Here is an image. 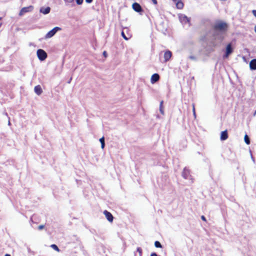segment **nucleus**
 Listing matches in <instances>:
<instances>
[{"label": "nucleus", "mask_w": 256, "mask_h": 256, "mask_svg": "<svg viewBox=\"0 0 256 256\" xmlns=\"http://www.w3.org/2000/svg\"><path fill=\"white\" fill-rule=\"evenodd\" d=\"M200 24L205 28L212 26V28L207 30L202 38V40L208 42L214 48L218 46L224 41L229 26L226 22L221 20H216L212 24L210 19L206 18H202Z\"/></svg>", "instance_id": "obj_1"}, {"label": "nucleus", "mask_w": 256, "mask_h": 256, "mask_svg": "<svg viewBox=\"0 0 256 256\" xmlns=\"http://www.w3.org/2000/svg\"><path fill=\"white\" fill-rule=\"evenodd\" d=\"M62 30V28L59 26H56L48 31L44 36L45 39L50 38L54 36L56 34Z\"/></svg>", "instance_id": "obj_2"}, {"label": "nucleus", "mask_w": 256, "mask_h": 256, "mask_svg": "<svg viewBox=\"0 0 256 256\" xmlns=\"http://www.w3.org/2000/svg\"><path fill=\"white\" fill-rule=\"evenodd\" d=\"M178 18L181 23L182 24H188L189 26H191L190 20L191 18L187 16L186 14H178Z\"/></svg>", "instance_id": "obj_3"}, {"label": "nucleus", "mask_w": 256, "mask_h": 256, "mask_svg": "<svg viewBox=\"0 0 256 256\" xmlns=\"http://www.w3.org/2000/svg\"><path fill=\"white\" fill-rule=\"evenodd\" d=\"M36 55L38 60L40 61L44 60L48 57L47 53L43 50L39 48L36 51Z\"/></svg>", "instance_id": "obj_4"}, {"label": "nucleus", "mask_w": 256, "mask_h": 256, "mask_svg": "<svg viewBox=\"0 0 256 256\" xmlns=\"http://www.w3.org/2000/svg\"><path fill=\"white\" fill-rule=\"evenodd\" d=\"M132 8L134 11L139 14L140 15H142L144 12V10L142 8L140 4L137 2H134L132 4Z\"/></svg>", "instance_id": "obj_5"}, {"label": "nucleus", "mask_w": 256, "mask_h": 256, "mask_svg": "<svg viewBox=\"0 0 256 256\" xmlns=\"http://www.w3.org/2000/svg\"><path fill=\"white\" fill-rule=\"evenodd\" d=\"M161 19L162 18H161ZM158 30L163 33L164 34H166V32L168 30V26L162 20L160 22L159 24L157 26Z\"/></svg>", "instance_id": "obj_6"}, {"label": "nucleus", "mask_w": 256, "mask_h": 256, "mask_svg": "<svg viewBox=\"0 0 256 256\" xmlns=\"http://www.w3.org/2000/svg\"><path fill=\"white\" fill-rule=\"evenodd\" d=\"M34 7L32 5L22 8L19 12V16H22L26 12H32L34 10Z\"/></svg>", "instance_id": "obj_7"}, {"label": "nucleus", "mask_w": 256, "mask_h": 256, "mask_svg": "<svg viewBox=\"0 0 256 256\" xmlns=\"http://www.w3.org/2000/svg\"><path fill=\"white\" fill-rule=\"evenodd\" d=\"M182 177L186 180L192 179V176L190 174V170L187 167H184L182 173Z\"/></svg>", "instance_id": "obj_8"}, {"label": "nucleus", "mask_w": 256, "mask_h": 256, "mask_svg": "<svg viewBox=\"0 0 256 256\" xmlns=\"http://www.w3.org/2000/svg\"><path fill=\"white\" fill-rule=\"evenodd\" d=\"M236 42V40L234 39L232 40L230 42L226 44V50L225 52L230 54H231L234 51V48L232 46V42H234V43Z\"/></svg>", "instance_id": "obj_9"}, {"label": "nucleus", "mask_w": 256, "mask_h": 256, "mask_svg": "<svg viewBox=\"0 0 256 256\" xmlns=\"http://www.w3.org/2000/svg\"><path fill=\"white\" fill-rule=\"evenodd\" d=\"M51 10V8L49 6H41L40 8V12L42 14L44 15H46L48 14Z\"/></svg>", "instance_id": "obj_10"}, {"label": "nucleus", "mask_w": 256, "mask_h": 256, "mask_svg": "<svg viewBox=\"0 0 256 256\" xmlns=\"http://www.w3.org/2000/svg\"><path fill=\"white\" fill-rule=\"evenodd\" d=\"M104 214L106 220L110 222H112L114 220V216L110 212L107 210L104 211Z\"/></svg>", "instance_id": "obj_11"}, {"label": "nucleus", "mask_w": 256, "mask_h": 256, "mask_svg": "<svg viewBox=\"0 0 256 256\" xmlns=\"http://www.w3.org/2000/svg\"><path fill=\"white\" fill-rule=\"evenodd\" d=\"M172 56V52L170 50H166L164 51V57L165 62L169 61Z\"/></svg>", "instance_id": "obj_12"}, {"label": "nucleus", "mask_w": 256, "mask_h": 256, "mask_svg": "<svg viewBox=\"0 0 256 256\" xmlns=\"http://www.w3.org/2000/svg\"><path fill=\"white\" fill-rule=\"evenodd\" d=\"M228 134L227 130L222 131L220 134V140L221 141H224L228 138Z\"/></svg>", "instance_id": "obj_13"}, {"label": "nucleus", "mask_w": 256, "mask_h": 256, "mask_svg": "<svg viewBox=\"0 0 256 256\" xmlns=\"http://www.w3.org/2000/svg\"><path fill=\"white\" fill-rule=\"evenodd\" d=\"M160 76L158 74L154 73L152 74L150 78V82L152 84H155L160 79Z\"/></svg>", "instance_id": "obj_14"}, {"label": "nucleus", "mask_w": 256, "mask_h": 256, "mask_svg": "<svg viewBox=\"0 0 256 256\" xmlns=\"http://www.w3.org/2000/svg\"><path fill=\"white\" fill-rule=\"evenodd\" d=\"M34 92L38 96H40L42 94L43 90L40 85L38 84L34 86Z\"/></svg>", "instance_id": "obj_15"}, {"label": "nucleus", "mask_w": 256, "mask_h": 256, "mask_svg": "<svg viewBox=\"0 0 256 256\" xmlns=\"http://www.w3.org/2000/svg\"><path fill=\"white\" fill-rule=\"evenodd\" d=\"M250 69L252 70H256V58H253L250 62Z\"/></svg>", "instance_id": "obj_16"}, {"label": "nucleus", "mask_w": 256, "mask_h": 256, "mask_svg": "<svg viewBox=\"0 0 256 256\" xmlns=\"http://www.w3.org/2000/svg\"><path fill=\"white\" fill-rule=\"evenodd\" d=\"M176 4V8L180 10L184 8V4L181 0H177L176 2H174Z\"/></svg>", "instance_id": "obj_17"}, {"label": "nucleus", "mask_w": 256, "mask_h": 256, "mask_svg": "<svg viewBox=\"0 0 256 256\" xmlns=\"http://www.w3.org/2000/svg\"><path fill=\"white\" fill-rule=\"evenodd\" d=\"M99 142L100 143V147H101V148L102 150H104V148H105V146H106L104 136H102V138H100L99 139Z\"/></svg>", "instance_id": "obj_18"}, {"label": "nucleus", "mask_w": 256, "mask_h": 256, "mask_svg": "<svg viewBox=\"0 0 256 256\" xmlns=\"http://www.w3.org/2000/svg\"><path fill=\"white\" fill-rule=\"evenodd\" d=\"M159 110L160 113L162 114H164V100H161L160 102V106H159Z\"/></svg>", "instance_id": "obj_19"}, {"label": "nucleus", "mask_w": 256, "mask_h": 256, "mask_svg": "<svg viewBox=\"0 0 256 256\" xmlns=\"http://www.w3.org/2000/svg\"><path fill=\"white\" fill-rule=\"evenodd\" d=\"M91 45L92 46V47L93 48L96 50V48L97 46V42H96V38L94 36L92 40H91Z\"/></svg>", "instance_id": "obj_20"}, {"label": "nucleus", "mask_w": 256, "mask_h": 256, "mask_svg": "<svg viewBox=\"0 0 256 256\" xmlns=\"http://www.w3.org/2000/svg\"><path fill=\"white\" fill-rule=\"evenodd\" d=\"M244 142L247 145H249L250 144V139L246 134L244 136Z\"/></svg>", "instance_id": "obj_21"}, {"label": "nucleus", "mask_w": 256, "mask_h": 256, "mask_svg": "<svg viewBox=\"0 0 256 256\" xmlns=\"http://www.w3.org/2000/svg\"><path fill=\"white\" fill-rule=\"evenodd\" d=\"M66 5L70 4L71 6H75L74 0H64Z\"/></svg>", "instance_id": "obj_22"}, {"label": "nucleus", "mask_w": 256, "mask_h": 256, "mask_svg": "<svg viewBox=\"0 0 256 256\" xmlns=\"http://www.w3.org/2000/svg\"><path fill=\"white\" fill-rule=\"evenodd\" d=\"M154 246L156 248H162V245L158 240H156L154 243Z\"/></svg>", "instance_id": "obj_23"}, {"label": "nucleus", "mask_w": 256, "mask_h": 256, "mask_svg": "<svg viewBox=\"0 0 256 256\" xmlns=\"http://www.w3.org/2000/svg\"><path fill=\"white\" fill-rule=\"evenodd\" d=\"M50 247L56 252H59L60 251V249L58 248V246L56 244H52L50 245Z\"/></svg>", "instance_id": "obj_24"}, {"label": "nucleus", "mask_w": 256, "mask_h": 256, "mask_svg": "<svg viewBox=\"0 0 256 256\" xmlns=\"http://www.w3.org/2000/svg\"><path fill=\"white\" fill-rule=\"evenodd\" d=\"M136 252L139 254V256H142V250L140 247L136 248Z\"/></svg>", "instance_id": "obj_25"}, {"label": "nucleus", "mask_w": 256, "mask_h": 256, "mask_svg": "<svg viewBox=\"0 0 256 256\" xmlns=\"http://www.w3.org/2000/svg\"><path fill=\"white\" fill-rule=\"evenodd\" d=\"M121 36L123 38L126 40H127L129 39V38L126 36V35L125 34L123 30L121 32Z\"/></svg>", "instance_id": "obj_26"}, {"label": "nucleus", "mask_w": 256, "mask_h": 256, "mask_svg": "<svg viewBox=\"0 0 256 256\" xmlns=\"http://www.w3.org/2000/svg\"><path fill=\"white\" fill-rule=\"evenodd\" d=\"M230 55V54L224 52V53L222 55V58L224 59L227 58H228Z\"/></svg>", "instance_id": "obj_27"}, {"label": "nucleus", "mask_w": 256, "mask_h": 256, "mask_svg": "<svg viewBox=\"0 0 256 256\" xmlns=\"http://www.w3.org/2000/svg\"><path fill=\"white\" fill-rule=\"evenodd\" d=\"M28 252L29 254H30V256H34V252L32 251L30 248L29 247H28Z\"/></svg>", "instance_id": "obj_28"}, {"label": "nucleus", "mask_w": 256, "mask_h": 256, "mask_svg": "<svg viewBox=\"0 0 256 256\" xmlns=\"http://www.w3.org/2000/svg\"><path fill=\"white\" fill-rule=\"evenodd\" d=\"M77 5H82L83 4L84 0H75Z\"/></svg>", "instance_id": "obj_29"}, {"label": "nucleus", "mask_w": 256, "mask_h": 256, "mask_svg": "<svg viewBox=\"0 0 256 256\" xmlns=\"http://www.w3.org/2000/svg\"><path fill=\"white\" fill-rule=\"evenodd\" d=\"M192 113L194 117L196 118V110L194 108V104H192Z\"/></svg>", "instance_id": "obj_30"}, {"label": "nucleus", "mask_w": 256, "mask_h": 256, "mask_svg": "<svg viewBox=\"0 0 256 256\" xmlns=\"http://www.w3.org/2000/svg\"><path fill=\"white\" fill-rule=\"evenodd\" d=\"M188 58L190 60H192L194 61H196L197 60V58L196 56H190Z\"/></svg>", "instance_id": "obj_31"}, {"label": "nucleus", "mask_w": 256, "mask_h": 256, "mask_svg": "<svg viewBox=\"0 0 256 256\" xmlns=\"http://www.w3.org/2000/svg\"><path fill=\"white\" fill-rule=\"evenodd\" d=\"M102 56L104 58H106L108 56V54L106 50H104L103 52H102Z\"/></svg>", "instance_id": "obj_32"}, {"label": "nucleus", "mask_w": 256, "mask_h": 256, "mask_svg": "<svg viewBox=\"0 0 256 256\" xmlns=\"http://www.w3.org/2000/svg\"><path fill=\"white\" fill-rule=\"evenodd\" d=\"M250 157L252 161L254 162V163L256 162V160L254 157L252 156L251 150H250Z\"/></svg>", "instance_id": "obj_33"}, {"label": "nucleus", "mask_w": 256, "mask_h": 256, "mask_svg": "<svg viewBox=\"0 0 256 256\" xmlns=\"http://www.w3.org/2000/svg\"><path fill=\"white\" fill-rule=\"evenodd\" d=\"M45 227V226L44 224H40L38 226V229L40 230H43Z\"/></svg>", "instance_id": "obj_34"}, {"label": "nucleus", "mask_w": 256, "mask_h": 256, "mask_svg": "<svg viewBox=\"0 0 256 256\" xmlns=\"http://www.w3.org/2000/svg\"><path fill=\"white\" fill-rule=\"evenodd\" d=\"M200 218L202 221L206 222V218L204 216V215L201 216Z\"/></svg>", "instance_id": "obj_35"}, {"label": "nucleus", "mask_w": 256, "mask_h": 256, "mask_svg": "<svg viewBox=\"0 0 256 256\" xmlns=\"http://www.w3.org/2000/svg\"><path fill=\"white\" fill-rule=\"evenodd\" d=\"M8 162H9L10 164H14V160H13V159H12L10 160H8Z\"/></svg>", "instance_id": "obj_36"}, {"label": "nucleus", "mask_w": 256, "mask_h": 256, "mask_svg": "<svg viewBox=\"0 0 256 256\" xmlns=\"http://www.w3.org/2000/svg\"><path fill=\"white\" fill-rule=\"evenodd\" d=\"M150 256H158V254L156 252H152L150 254Z\"/></svg>", "instance_id": "obj_37"}, {"label": "nucleus", "mask_w": 256, "mask_h": 256, "mask_svg": "<svg viewBox=\"0 0 256 256\" xmlns=\"http://www.w3.org/2000/svg\"><path fill=\"white\" fill-rule=\"evenodd\" d=\"M85 2L87 4H91L93 2V0H85Z\"/></svg>", "instance_id": "obj_38"}, {"label": "nucleus", "mask_w": 256, "mask_h": 256, "mask_svg": "<svg viewBox=\"0 0 256 256\" xmlns=\"http://www.w3.org/2000/svg\"><path fill=\"white\" fill-rule=\"evenodd\" d=\"M153 4L154 5H156L158 4V1L157 0H151Z\"/></svg>", "instance_id": "obj_39"}, {"label": "nucleus", "mask_w": 256, "mask_h": 256, "mask_svg": "<svg viewBox=\"0 0 256 256\" xmlns=\"http://www.w3.org/2000/svg\"><path fill=\"white\" fill-rule=\"evenodd\" d=\"M252 14L256 18V10H252Z\"/></svg>", "instance_id": "obj_40"}, {"label": "nucleus", "mask_w": 256, "mask_h": 256, "mask_svg": "<svg viewBox=\"0 0 256 256\" xmlns=\"http://www.w3.org/2000/svg\"><path fill=\"white\" fill-rule=\"evenodd\" d=\"M73 238H74L72 240H78V242L80 241V240H78V238H77L76 236H73Z\"/></svg>", "instance_id": "obj_41"}, {"label": "nucleus", "mask_w": 256, "mask_h": 256, "mask_svg": "<svg viewBox=\"0 0 256 256\" xmlns=\"http://www.w3.org/2000/svg\"><path fill=\"white\" fill-rule=\"evenodd\" d=\"M242 59L244 62H246V63L248 62V61L246 60V59L244 56H242Z\"/></svg>", "instance_id": "obj_42"}, {"label": "nucleus", "mask_w": 256, "mask_h": 256, "mask_svg": "<svg viewBox=\"0 0 256 256\" xmlns=\"http://www.w3.org/2000/svg\"><path fill=\"white\" fill-rule=\"evenodd\" d=\"M11 125H12V124L10 122V118L8 117V126H10Z\"/></svg>", "instance_id": "obj_43"}, {"label": "nucleus", "mask_w": 256, "mask_h": 256, "mask_svg": "<svg viewBox=\"0 0 256 256\" xmlns=\"http://www.w3.org/2000/svg\"><path fill=\"white\" fill-rule=\"evenodd\" d=\"M4 256H11V255L9 254H6Z\"/></svg>", "instance_id": "obj_44"}, {"label": "nucleus", "mask_w": 256, "mask_h": 256, "mask_svg": "<svg viewBox=\"0 0 256 256\" xmlns=\"http://www.w3.org/2000/svg\"><path fill=\"white\" fill-rule=\"evenodd\" d=\"M256 115V110H254V114H253V116H255Z\"/></svg>", "instance_id": "obj_45"}, {"label": "nucleus", "mask_w": 256, "mask_h": 256, "mask_svg": "<svg viewBox=\"0 0 256 256\" xmlns=\"http://www.w3.org/2000/svg\"><path fill=\"white\" fill-rule=\"evenodd\" d=\"M254 31L256 33V25L254 27Z\"/></svg>", "instance_id": "obj_46"}, {"label": "nucleus", "mask_w": 256, "mask_h": 256, "mask_svg": "<svg viewBox=\"0 0 256 256\" xmlns=\"http://www.w3.org/2000/svg\"><path fill=\"white\" fill-rule=\"evenodd\" d=\"M72 79V78H70V80H68V83H70V82H71Z\"/></svg>", "instance_id": "obj_47"}, {"label": "nucleus", "mask_w": 256, "mask_h": 256, "mask_svg": "<svg viewBox=\"0 0 256 256\" xmlns=\"http://www.w3.org/2000/svg\"><path fill=\"white\" fill-rule=\"evenodd\" d=\"M2 26V22H0V28Z\"/></svg>", "instance_id": "obj_48"}, {"label": "nucleus", "mask_w": 256, "mask_h": 256, "mask_svg": "<svg viewBox=\"0 0 256 256\" xmlns=\"http://www.w3.org/2000/svg\"><path fill=\"white\" fill-rule=\"evenodd\" d=\"M173 1V2H176V1L177 0H172Z\"/></svg>", "instance_id": "obj_49"}, {"label": "nucleus", "mask_w": 256, "mask_h": 256, "mask_svg": "<svg viewBox=\"0 0 256 256\" xmlns=\"http://www.w3.org/2000/svg\"><path fill=\"white\" fill-rule=\"evenodd\" d=\"M2 20V17L0 16V20Z\"/></svg>", "instance_id": "obj_50"}, {"label": "nucleus", "mask_w": 256, "mask_h": 256, "mask_svg": "<svg viewBox=\"0 0 256 256\" xmlns=\"http://www.w3.org/2000/svg\"><path fill=\"white\" fill-rule=\"evenodd\" d=\"M158 256H159V255L158 254Z\"/></svg>", "instance_id": "obj_51"}]
</instances>
